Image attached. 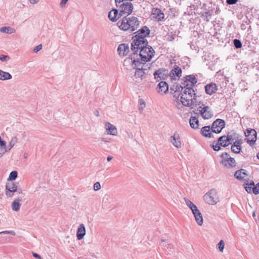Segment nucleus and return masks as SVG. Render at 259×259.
<instances>
[{
    "label": "nucleus",
    "mask_w": 259,
    "mask_h": 259,
    "mask_svg": "<svg viewBox=\"0 0 259 259\" xmlns=\"http://www.w3.org/2000/svg\"><path fill=\"white\" fill-rule=\"evenodd\" d=\"M146 26L143 27L133 37L131 50L133 54L124 61V65L132 64L136 68L135 76L142 79L145 76L146 63Z\"/></svg>",
    "instance_id": "obj_1"
},
{
    "label": "nucleus",
    "mask_w": 259,
    "mask_h": 259,
    "mask_svg": "<svg viewBox=\"0 0 259 259\" xmlns=\"http://www.w3.org/2000/svg\"><path fill=\"white\" fill-rule=\"evenodd\" d=\"M117 25L121 30L132 32L138 28L139 21L136 17H125L118 22Z\"/></svg>",
    "instance_id": "obj_2"
},
{
    "label": "nucleus",
    "mask_w": 259,
    "mask_h": 259,
    "mask_svg": "<svg viewBox=\"0 0 259 259\" xmlns=\"http://www.w3.org/2000/svg\"><path fill=\"white\" fill-rule=\"evenodd\" d=\"M195 94L193 88L182 87L181 102L185 106L189 107L196 103Z\"/></svg>",
    "instance_id": "obj_3"
},
{
    "label": "nucleus",
    "mask_w": 259,
    "mask_h": 259,
    "mask_svg": "<svg viewBox=\"0 0 259 259\" xmlns=\"http://www.w3.org/2000/svg\"><path fill=\"white\" fill-rule=\"evenodd\" d=\"M129 1L123 0L118 2L116 5L121 15H129L133 10V4Z\"/></svg>",
    "instance_id": "obj_4"
},
{
    "label": "nucleus",
    "mask_w": 259,
    "mask_h": 259,
    "mask_svg": "<svg viewBox=\"0 0 259 259\" xmlns=\"http://www.w3.org/2000/svg\"><path fill=\"white\" fill-rule=\"evenodd\" d=\"M205 202L209 205H214L219 201L218 193L215 189L210 190L203 196Z\"/></svg>",
    "instance_id": "obj_5"
},
{
    "label": "nucleus",
    "mask_w": 259,
    "mask_h": 259,
    "mask_svg": "<svg viewBox=\"0 0 259 259\" xmlns=\"http://www.w3.org/2000/svg\"><path fill=\"white\" fill-rule=\"evenodd\" d=\"M229 145L230 143H228L226 139V136L224 135L218 138V142H216L215 141H213L211 144H210V146L213 150L218 151L221 149V146L226 147Z\"/></svg>",
    "instance_id": "obj_6"
},
{
    "label": "nucleus",
    "mask_w": 259,
    "mask_h": 259,
    "mask_svg": "<svg viewBox=\"0 0 259 259\" xmlns=\"http://www.w3.org/2000/svg\"><path fill=\"white\" fill-rule=\"evenodd\" d=\"M244 133L246 137V142L249 144L250 146L253 145L257 139V133L256 131L252 128L247 129Z\"/></svg>",
    "instance_id": "obj_7"
},
{
    "label": "nucleus",
    "mask_w": 259,
    "mask_h": 259,
    "mask_svg": "<svg viewBox=\"0 0 259 259\" xmlns=\"http://www.w3.org/2000/svg\"><path fill=\"white\" fill-rule=\"evenodd\" d=\"M225 123L224 120L217 119L211 124V127L213 133L219 134L225 127Z\"/></svg>",
    "instance_id": "obj_8"
},
{
    "label": "nucleus",
    "mask_w": 259,
    "mask_h": 259,
    "mask_svg": "<svg viewBox=\"0 0 259 259\" xmlns=\"http://www.w3.org/2000/svg\"><path fill=\"white\" fill-rule=\"evenodd\" d=\"M197 82V79L195 76L193 75H188L185 78V80L182 83V87L184 88H193V87Z\"/></svg>",
    "instance_id": "obj_9"
},
{
    "label": "nucleus",
    "mask_w": 259,
    "mask_h": 259,
    "mask_svg": "<svg viewBox=\"0 0 259 259\" xmlns=\"http://www.w3.org/2000/svg\"><path fill=\"white\" fill-rule=\"evenodd\" d=\"M195 109L199 112L198 113H209L212 112L209 106L201 102L196 104Z\"/></svg>",
    "instance_id": "obj_10"
},
{
    "label": "nucleus",
    "mask_w": 259,
    "mask_h": 259,
    "mask_svg": "<svg viewBox=\"0 0 259 259\" xmlns=\"http://www.w3.org/2000/svg\"><path fill=\"white\" fill-rule=\"evenodd\" d=\"M169 76L171 80H178L182 76V70L179 66L175 65L171 70Z\"/></svg>",
    "instance_id": "obj_11"
},
{
    "label": "nucleus",
    "mask_w": 259,
    "mask_h": 259,
    "mask_svg": "<svg viewBox=\"0 0 259 259\" xmlns=\"http://www.w3.org/2000/svg\"><path fill=\"white\" fill-rule=\"evenodd\" d=\"M117 52L120 57H123L126 56L130 52V48L127 44H121L117 48Z\"/></svg>",
    "instance_id": "obj_12"
},
{
    "label": "nucleus",
    "mask_w": 259,
    "mask_h": 259,
    "mask_svg": "<svg viewBox=\"0 0 259 259\" xmlns=\"http://www.w3.org/2000/svg\"><path fill=\"white\" fill-rule=\"evenodd\" d=\"M168 71L163 69H160L154 73V78L156 79L158 81H159V80L158 79V78L160 79V80H164L168 77Z\"/></svg>",
    "instance_id": "obj_13"
},
{
    "label": "nucleus",
    "mask_w": 259,
    "mask_h": 259,
    "mask_svg": "<svg viewBox=\"0 0 259 259\" xmlns=\"http://www.w3.org/2000/svg\"><path fill=\"white\" fill-rule=\"evenodd\" d=\"M105 128L107 134L112 136H117L118 132L116 127L111 123L106 122L105 123Z\"/></svg>",
    "instance_id": "obj_14"
},
{
    "label": "nucleus",
    "mask_w": 259,
    "mask_h": 259,
    "mask_svg": "<svg viewBox=\"0 0 259 259\" xmlns=\"http://www.w3.org/2000/svg\"><path fill=\"white\" fill-rule=\"evenodd\" d=\"M151 16L153 19L159 21L164 19V15L159 9L154 8L152 11Z\"/></svg>",
    "instance_id": "obj_15"
},
{
    "label": "nucleus",
    "mask_w": 259,
    "mask_h": 259,
    "mask_svg": "<svg viewBox=\"0 0 259 259\" xmlns=\"http://www.w3.org/2000/svg\"><path fill=\"white\" fill-rule=\"evenodd\" d=\"M168 90V85L165 81H160L157 87V91L160 94H165Z\"/></svg>",
    "instance_id": "obj_16"
},
{
    "label": "nucleus",
    "mask_w": 259,
    "mask_h": 259,
    "mask_svg": "<svg viewBox=\"0 0 259 259\" xmlns=\"http://www.w3.org/2000/svg\"><path fill=\"white\" fill-rule=\"evenodd\" d=\"M205 90L207 94L211 95L216 92L218 87L215 83H211L205 85Z\"/></svg>",
    "instance_id": "obj_17"
},
{
    "label": "nucleus",
    "mask_w": 259,
    "mask_h": 259,
    "mask_svg": "<svg viewBox=\"0 0 259 259\" xmlns=\"http://www.w3.org/2000/svg\"><path fill=\"white\" fill-rule=\"evenodd\" d=\"M171 142L174 146L178 148H180L182 146L180 136L176 132L171 137Z\"/></svg>",
    "instance_id": "obj_18"
},
{
    "label": "nucleus",
    "mask_w": 259,
    "mask_h": 259,
    "mask_svg": "<svg viewBox=\"0 0 259 259\" xmlns=\"http://www.w3.org/2000/svg\"><path fill=\"white\" fill-rule=\"evenodd\" d=\"M211 127L210 125L205 126L201 129V134L206 138L212 137Z\"/></svg>",
    "instance_id": "obj_19"
},
{
    "label": "nucleus",
    "mask_w": 259,
    "mask_h": 259,
    "mask_svg": "<svg viewBox=\"0 0 259 259\" xmlns=\"http://www.w3.org/2000/svg\"><path fill=\"white\" fill-rule=\"evenodd\" d=\"M220 163L227 168L233 167L236 165L235 160L232 157L228 158V160H221Z\"/></svg>",
    "instance_id": "obj_20"
},
{
    "label": "nucleus",
    "mask_w": 259,
    "mask_h": 259,
    "mask_svg": "<svg viewBox=\"0 0 259 259\" xmlns=\"http://www.w3.org/2000/svg\"><path fill=\"white\" fill-rule=\"evenodd\" d=\"M85 235V228L83 224H80L76 233V236L78 240H81Z\"/></svg>",
    "instance_id": "obj_21"
},
{
    "label": "nucleus",
    "mask_w": 259,
    "mask_h": 259,
    "mask_svg": "<svg viewBox=\"0 0 259 259\" xmlns=\"http://www.w3.org/2000/svg\"><path fill=\"white\" fill-rule=\"evenodd\" d=\"M120 16L121 15L120 14L118 10L116 9L112 10L108 14L109 19L113 22L116 21Z\"/></svg>",
    "instance_id": "obj_22"
},
{
    "label": "nucleus",
    "mask_w": 259,
    "mask_h": 259,
    "mask_svg": "<svg viewBox=\"0 0 259 259\" xmlns=\"http://www.w3.org/2000/svg\"><path fill=\"white\" fill-rule=\"evenodd\" d=\"M22 198H18L14 199L11 204V207L13 211H18L21 205Z\"/></svg>",
    "instance_id": "obj_23"
},
{
    "label": "nucleus",
    "mask_w": 259,
    "mask_h": 259,
    "mask_svg": "<svg viewBox=\"0 0 259 259\" xmlns=\"http://www.w3.org/2000/svg\"><path fill=\"white\" fill-rule=\"evenodd\" d=\"M199 114H197V117L196 116H191L189 119V123L191 128L193 129H197L199 128V120L198 116Z\"/></svg>",
    "instance_id": "obj_24"
},
{
    "label": "nucleus",
    "mask_w": 259,
    "mask_h": 259,
    "mask_svg": "<svg viewBox=\"0 0 259 259\" xmlns=\"http://www.w3.org/2000/svg\"><path fill=\"white\" fill-rule=\"evenodd\" d=\"M147 44L148 42L147 41ZM147 62L150 61L155 56V52L152 47L147 45Z\"/></svg>",
    "instance_id": "obj_25"
},
{
    "label": "nucleus",
    "mask_w": 259,
    "mask_h": 259,
    "mask_svg": "<svg viewBox=\"0 0 259 259\" xmlns=\"http://www.w3.org/2000/svg\"><path fill=\"white\" fill-rule=\"evenodd\" d=\"M17 185L13 182H8L6 185V190L10 192H17Z\"/></svg>",
    "instance_id": "obj_26"
},
{
    "label": "nucleus",
    "mask_w": 259,
    "mask_h": 259,
    "mask_svg": "<svg viewBox=\"0 0 259 259\" xmlns=\"http://www.w3.org/2000/svg\"><path fill=\"white\" fill-rule=\"evenodd\" d=\"M246 176L247 174L245 172V170L243 169L238 170L236 171L234 174V177L235 178L240 180H243Z\"/></svg>",
    "instance_id": "obj_27"
},
{
    "label": "nucleus",
    "mask_w": 259,
    "mask_h": 259,
    "mask_svg": "<svg viewBox=\"0 0 259 259\" xmlns=\"http://www.w3.org/2000/svg\"><path fill=\"white\" fill-rule=\"evenodd\" d=\"M0 32L6 34H12L16 32V29L10 26H4L0 28Z\"/></svg>",
    "instance_id": "obj_28"
},
{
    "label": "nucleus",
    "mask_w": 259,
    "mask_h": 259,
    "mask_svg": "<svg viewBox=\"0 0 259 259\" xmlns=\"http://www.w3.org/2000/svg\"><path fill=\"white\" fill-rule=\"evenodd\" d=\"M111 201V197L109 195L106 194L102 198V206L104 207H107L109 206Z\"/></svg>",
    "instance_id": "obj_29"
},
{
    "label": "nucleus",
    "mask_w": 259,
    "mask_h": 259,
    "mask_svg": "<svg viewBox=\"0 0 259 259\" xmlns=\"http://www.w3.org/2000/svg\"><path fill=\"white\" fill-rule=\"evenodd\" d=\"M12 78V75L9 72L4 71L0 69V80H6L11 79Z\"/></svg>",
    "instance_id": "obj_30"
},
{
    "label": "nucleus",
    "mask_w": 259,
    "mask_h": 259,
    "mask_svg": "<svg viewBox=\"0 0 259 259\" xmlns=\"http://www.w3.org/2000/svg\"><path fill=\"white\" fill-rule=\"evenodd\" d=\"M196 222L199 226H202L203 223V220L202 214L200 211L193 214Z\"/></svg>",
    "instance_id": "obj_31"
},
{
    "label": "nucleus",
    "mask_w": 259,
    "mask_h": 259,
    "mask_svg": "<svg viewBox=\"0 0 259 259\" xmlns=\"http://www.w3.org/2000/svg\"><path fill=\"white\" fill-rule=\"evenodd\" d=\"M138 103L139 111L142 112L143 109L146 107V103H145L144 100L142 98H139Z\"/></svg>",
    "instance_id": "obj_32"
},
{
    "label": "nucleus",
    "mask_w": 259,
    "mask_h": 259,
    "mask_svg": "<svg viewBox=\"0 0 259 259\" xmlns=\"http://www.w3.org/2000/svg\"><path fill=\"white\" fill-rule=\"evenodd\" d=\"M235 148H236L237 150L241 149V144L239 141H236L233 143L231 147V151H234Z\"/></svg>",
    "instance_id": "obj_33"
},
{
    "label": "nucleus",
    "mask_w": 259,
    "mask_h": 259,
    "mask_svg": "<svg viewBox=\"0 0 259 259\" xmlns=\"http://www.w3.org/2000/svg\"><path fill=\"white\" fill-rule=\"evenodd\" d=\"M18 173L17 171H12L9 175V178L8 179V181L12 182L16 180L17 177Z\"/></svg>",
    "instance_id": "obj_34"
},
{
    "label": "nucleus",
    "mask_w": 259,
    "mask_h": 259,
    "mask_svg": "<svg viewBox=\"0 0 259 259\" xmlns=\"http://www.w3.org/2000/svg\"><path fill=\"white\" fill-rule=\"evenodd\" d=\"M17 141H18V139L16 137H13L11 139V140L9 144V150H10L11 149H12L13 147V146L15 145V144H16L17 143Z\"/></svg>",
    "instance_id": "obj_35"
},
{
    "label": "nucleus",
    "mask_w": 259,
    "mask_h": 259,
    "mask_svg": "<svg viewBox=\"0 0 259 259\" xmlns=\"http://www.w3.org/2000/svg\"><path fill=\"white\" fill-rule=\"evenodd\" d=\"M184 199L188 207H189L190 208H192V207H194V205H195V204H194L190 200L186 198H184Z\"/></svg>",
    "instance_id": "obj_36"
},
{
    "label": "nucleus",
    "mask_w": 259,
    "mask_h": 259,
    "mask_svg": "<svg viewBox=\"0 0 259 259\" xmlns=\"http://www.w3.org/2000/svg\"><path fill=\"white\" fill-rule=\"evenodd\" d=\"M234 45L235 47V48L237 49H239V48H241V47H242V44H241V41L237 39H235L234 40Z\"/></svg>",
    "instance_id": "obj_37"
},
{
    "label": "nucleus",
    "mask_w": 259,
    "mask_h": 259,
    "mask_svg": "<svg viewBox=\"0 0 259 259\" xmlns=\"http://www.w3.org/2000/svg\"><path fill=\"white\" fill-rule=\"evenodd\" d=\"M244 185L245 186L244 188L247 193H251L252 192L253 187L250 186L248 183L244 184Z\"/></svg>",
    "instance_id": "obj_38"
},
{
    "label": "nucleus",
    "mask_w": 259,
    "mask_h": 259,
    "mask_svg": "<svg viewBox=\"0 0 259 259\" xmlns=\"http://www.w3.org/2000/svg\"><path fill=\"white\" fill-rule=\"evenodd\" d=\"M218 248H219L220 251L221 252H223L224 248V246H225V243H224V241L223 240H221L219 242V243L218 244Z\"/></svg>",
    "instance_id": "obj_39"
},
{
    "label": "nucleus",
    "mask_w": 259,
    "mask_h": 259,
    "mask_svg": "<svg viewBox=\"0 0 259 259\" xmlns=\"http://www.w3.org/2000/svg\"><path fill=\"white\" fill-rule=\"evenodd\" d=\"M10 59V57L7 55H1L0 60L2 62H7Z\"/></svg>",
    "instance_id": "obj_40"
},
{
    "label": "nucleus",
    "mask_w": 259,
    "mask_h": 259,
    "mask_svg": "<svg viewBox=\"0 0 259 259\" xmlns=\"http://www.w3.org/2000/svg\"><path fill=\"white\" fill-rule=\"evenodd\" d=\"M230 155L227 152H224L221 155V157L223 159L222 160H228V158H230Z\"/></svg>",
    "instance_id": "obj_41"
},
{
    "label": "nucleus",
    "mask_w": 259,
    "mask_h": 259,
    "mask_svg": "<svg viewBox=\"0 0 259 259\" xmlns=\"http://www.w3.org/2000/svg\"><path fill=\"white\" fill-rule=\"evenodd\" d=\"M101 189V185L99 182H96L94 184V190L95 191H97Z\"/></svg>",
    "instance_id": "obj_42"
},
{
    "label": "nucleus",
    "mask_w": 259,
    "mask_h": 259,
    "mask_svg": "<svg viewBox=\"0 0 259 259\" xmlns=\"http://www.w3.org/2000/svg\"><path fill=\"white\" fill-rule=\"evenodd\" d=\"M11 234L12 235H15L16 233L14 231H4L0 232V234Z\"/></svg>",
    "instance_id": "obj_43"
},
{
    "label": "nucleus",
    "mask_w": 259,
    "mask_h": 259,
    "mask_svg": "<svg viewBox=\"0 0 259 259\" xmlns=\"http://www.w3.org/2000/svg\"><path fill=\"white\" fill-rule=\"evenodd\" d=\"M201 116H202V118L204 119H208L209 118H211L213 114H200Z\"/></svg>",
    "instance_id": "obj_44"
},
{
    "label": "nucleus",
    "mask_w": 259,
    "mask_h": 259,
    "mask_svg": "<svg viewBox=\"0 0 259 259\" xmlns=\"http://www.w3.org/2000/svg\"><path fill=\"white\" fill-rule=\"evenodd\" d=\"M226 139L227 140V142H228V143H230V144H231V143L233 141V137H232V135H227V136H226Z\"/></svg>",
    "instance_id": "obj_45"
},
{
    "label": "nucleus",
    "mask_w": 259,
    "mask_h": 259,
    "mask_svg": "<svg viewBox=\"0 0 259 259\" xmlns=\"http://www.w3.org/2000/svg\"><path fill=\"white\" fill-rule=\"evenodd\" d=\"M190 209L191 210L193 214H195V213H196L197 212L200 211L198 209L197 207L196 206V205H194V207H192V208H190Z\"/></svg>",
    "instance_id": "obj_46"
},
{
    "label": "nucleus",
    "mask_w": 259,
    "mask_h": 259,
    "mask_svg": "<svg viewBox=\"0 0 259 259\" xmlns=\"http://www.w3.org/2000/svg\"><path fill=\"white\" fill-rule=\"evenodd\" d=\"M41 49H42V45H37L36 47H35L34 48L33 52L34 53H37V52H38L39 51H40Z\"/></svg>",
    "instance_id": "obj_47"
},
{
    "label": "nucleus",
    "mask_w": 259,
    "mask_h": 259,
    "mask_svg": "<svg viewBox=\"0 0 259 259\" xmlns=\"http://www.w3.org/2000/svg\"><path fill=\"white\" fill-rule=\"evenodd\" d=\"M252 192L255 195L259 194V189L257 188V186L252 187Z\"/></svg>",
    "instance_id": "obj_48"
},
{
    "label": "nucleus",
    "mask_w": 259,
    "mask_h": 259,
    "mask_svg": "<svg viewBox=\"0 0 259 259\" xmlns=\"http://www.w3.org/2000/svg\"><path fill=\"white\" fill-rule=\"evenodd\" d=\"M68 1V0H61V2L60 3V7L62 8H64L65 6V5H66V3H67Z\"/></svg>",
    "instance_id": "obj_49"
},
{
    "label": "nucleus",
    "mask_w": 259,
    "mask_h": 259,
    "mask_svg": "<svg viewBox=\"0 0 259 259\" xmlns=\"http://www.w3.org/2000/svg\"><path fill=\"white\" fill-rule=\"evenodd\" d=\"M237 0H227L226 2L228 5H234L237 2Z\"/></svg>",
    "instance_id": "obj_50"
},
{
    "label": "nucleus",
    "mask_w": 259,
    "mask_h": 259,
    "mask_svg": "<svg viewBox=\"0 0 259 259\" xmlns=\"http://www.w3.org/2000/svg\"><path fill=\"white\" fill-rule=\"evenodd\" d=\"M15 192H10L8 190H6V195L8 196V197H12L13 196V193H14Z\"/></svg>",
    "instance_id": "obj_51"
},
{
    "label": "nucleus",
    "mask_w": 259,
    "mask_h": 259,
    "mask_svg": "<svg viewBox=\"0 0 259 259\" xmlns=\"http://www.w3.org/2000/svg\"><path fill=\"white\" fill-rule=\"evenodd\" d=\"M32 255L34 257H35V258H36L37 259H41V256L39 254H37L36 253H32Z\"/></svg>",
    "instance_id": "obj_52"
},
{
    "label": "nucleus",
    "mask_w": 259,
    "mask_h": 259,
    "mask_svg": "<svg viewBox=\"0 0 259 259\" xmlns=\"http://www.w3.org/2000/svg\"><path fill=\"white\" fill-rule=\"evenodd\" d=\"M30 4L34 5L37 4L39 0H29Z\"/></svg>",
    "instance_id": "obj_53"
},
{
    "label": "nucleus",
    "mask_w": 259,
    "mask_h": 259,
    "mask_svg": "<svg viewBox=\"0 0 259 259\" xmlns=\"http://www.w3.org/2000/svg\"><path fill=\"white\" fill-rule=\"evenodd\" d=\"M7 151V150L5 149L3 150V149H1V152H0V157H1L3 154L5 153V152Z\"/></svg>",
    "instance_id": "obj_54"
},
{
    "label": "nucleus",
    "mask_w": 259,
    "mask_h": 259,
    "mask_svg": "<svg viewBox=\"0 0 259 259\" xmlns=\"http://www.w3.org/2000/svg\"><path fill=\"white\" fill-rule=\"evenodd\" d=\"M240 151H241V149H239L237 150L236 148H235V150H234V151H232V152L238 154V153H240Z\"/></svg>",
    "instance_id": "obj_55"
},
{
    "label": "nucleus",
    "mask_w": 259,
    "mask_h": 259,
    "mask_svg": "<svg viewBox=\"0 0 259 259\" xmlns=\"http://www.w3.org/2000/svg\"><path fill=\"white\" fill-rule=\"evenodd\" d=\"M113 157L112 156H108L107 158V160L108 162L110 161L112 159Z\"/></svg>",
    "instance_id": "obj_56"
},
{
    "label": "nucleus",
    "mask_w": 259,
    "mask_h": 259,
    "mask_svg": "<svg viewBox=\"0 0 259 259\" xmlns=\"http://www.w3.org/2000/svg\"><path fill=\"white\" fill-rule=\"evenodd\" d=\"M150 31L149 29L147 27V36L149 35V34H150Z\"/></svg>",
    "instance_id": "obj_57"
},
{
    "label": "nucleus",
    "mask_w": 259,
    "mask_h": 259,
    "mask_svg": "<svg viewBox=\"0 0 259 259\" xmlns=\"http://www.w3.org/2000/svg\"><path fill=\"white\" fill-rule=\"evenodd\" d=\"M169 40H172L174 39V37L172 36H169L168 38Z\"/></svg>",
    "instance_id": "obj_58"
},
{
    "label": "nucleus",
    "mask_w": 259,
    "mask_h": 259,
    "mask_svg": "<svg viewBox=\"0 0 259 259\" xmlns=\"http://www.w3.org/2000/svg\"><path fill=\"white\" fill-rule=\"evenodd\" d=\"M249 186H251V187H252V186H253V187L255 186H254V182H253V181H252V182H251L250 184H249Z\"/></svg>",
    "instance_id": "obj_59"
},
{
    "label": "nucleus",
    "mask_w": 259,
    "mask_h": 259,
    "mask_svg": "<svg viewBox=\"0 0 259 259\" xmlns=\"http://www.w3.org/2000/svg\"><path fill=\"white\" fill-rule=\"evenodd\" d=\"M256 212L255 211H254L252 213V217L253 218H255L256 217Z\"/></svg>",
    "instance_id": "obj_60"
},
{
    "label": "nucleus",
    "mask_w": 259,
    "mask_h": 259,
    "mask_svg": "<svg viewBox=\"0 0 259 259\" xmlns=\"http://www.w3.org/2000/svg\"><path fill=\"white\" fill-rule=\"evenodd\" d=\"M19 193H22V190L21 189L17 188V191Z\"/></svg>",
    "instance_id": "obj_61"
},
{
    "label": "nucleus",
    "mask_w": 259,
    "mask_h": 259,
    "mask_svg": "<svg viewBox=\"0 0 259 259\" xmlns=\"http://www.w3.org/2000/svg\"><path fill=\"white\" fill-rule=\"evenodd\" d=\"M161 241L162 242H166V240H165L164 239H162Z\"/></svg>",
    "instance_id": "obj_62"
},
{
    "label": "nucleus",
    "mask_w": 259,
    "mask_h": 259,
    "mask_svg": "<svg viewBox=\"0 0 259 259\" xmlns=\"http://www.w3.org/2000/svg\"><path fill=\"white\" fill-rule=\"evenodd\" d=\"M257 157L258 159H259V153L257 154Z\"/></svg>",
    "instance_id": "obj_63"
},
{
    "label": "nucleus",
    "mask_w": 259,
    "mask_h": 259,
    "mask_svg": "<svg viewBox=\"0 0 259 259\" xmlns=\"http://www.w3.org/2000/svg\"><path fill=\"white\" fill-rule=\"evenodd\" d=\"M256 186L259 187V182L257 184Z\"/></svg>",
    "instance_id": "obj_64"
}]
</instances>
